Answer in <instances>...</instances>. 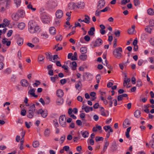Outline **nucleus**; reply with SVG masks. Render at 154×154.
<instances>
[{
    "label": "nucleus",
    "instance_id": "1",
    "mask_svg": "<svg viewBox=\"0 0 154 154\" xmlns=\"http://www.w3.org/2000/svg\"><path fill=\"white\" fill-rule=\"evenodd\" d=\"M28 29L31 33H36L40 31L39 26L32 20H30L29 22Z\"/></svg>",
    "mask_w": 154,
    "mask_h": 154
},
{
    "label": "nucleus",
    "instance_id": "2",
    "mask_svg": "<svg viewBox=\"0 0 154 154\" xmlns=\"http://www.w3.org/2000/svg\"><path fill=\"white\" fill-rule=\"evenodd\" d=\"M122 48L119 47L116 48L113 51V53L115 57L116 58L120 59L122 57V55L120 52H122Z\"/></svg>",
    "mask_w": 154,
    "mask_h": 154
},
{
    "label": "nucleus",
    "instance_id": "3",
    "mask_svg": "<svg viewBox=\"0 0 154 154\" xmlns=\"http://www.w3.org/2000/svg\"><path fill=\"white\" fill-rule=\"evenodd\" d=\"M35 110V104H32L29 108V110L27 112V117L29 119L32 118L34 115V112Z\"/></svg>",
    "mask_w": 154,
    "mask_h": 154
},
{
    "label": "nucleus",
    "instance_id": "4",
    "mask_svg": "<svg viewBox=\"0 0 154 154\" xmlns=\"http://www.w3.org/2000/svg\"><path fill=\"white\" fill-rule=\"evenodd\" d=\"M59 122L63 127L65 128L66 127V117L65 115H62L60 117Z\"/></svg>",
    "mask_w": 154,
    "mask_h": 154
},
{
    "label": "nucleus",
    "instance_id": "5",
    "mask_svg": "<svg viewBox=\"0 0 154 154\" xmlns=\"http://www.w3.org/2000/svg\"><path fill=\"white\" fill-rule=\"evenodd\" d=\"M105 2L104 0H99L98 2L97 8V10L101 9L105 6Z\"/></svg>",
    "mask_w": 154,
    "mask_h": 154
},
{
    "label": "nucleus",
    "instance_id": "6",
    "mask_svg": "<svg viewBox=\"0 0 154 154\" xmlns=\"http://www.w3.org/2000/svg\"><path fill=\"white\" fill-rule=\"evenodd\" d=\"M38 114H41L43 118H45L48 115V113L47 111L43 110L42 109H39L38 112Z\"/></svg>",
    "mask_w": 154,
    "mask_h": 154
},
{
    "label": "nucleus",
    "instance_id": "7",
    "mask_svg": "<svg viewBox=\"0 0 154 154\" xmlns=\"http://www.w3.org/2000/svg\"><path fill=\"white\" fill-rule=\"evenodd\" d=\"M103 42V41L101 38H98L95 41L93 46L94 47L99 46L101 45Z\"/></svg>",
    "mask_w": 154,
    "mask_h": 154
},
{
    "label": "nucleus",
    "instance_id": "8",
    "mask_svg": "<svg viewBox=\"0 0 154 154\" xmlns=\"http://www.w3.org/2000/svg\"><path fill=\"white\" fill-rule=\"evenodd\" d=\"M56 16L57 18H60L63 16V13L62 10H58L57 11L56 14Z\"/></svg>",
    "mask_w": 154,
    "mask_h": 154
},
{
    "label": "nucleus",
    "instance_id": "9",
    "mask_svg": "<svg viewBox=\"0 0 154 154\" xmlns=\"http://www.w3.org/2000/svg\"><path fill=\"white\" fill-rule=\"evenodd\" d=\"M82 109L85 110L86 112H89L90 111H92L93 110V107H90L88 106H85L83 104L82 107Z\"/></svg>",
    "mask_w": 154,
    "mask_h": 154
},
{
    "label": "nucleus",
    "instance_id": "10",
    "mask_svg": "<svg viewBox=\"0 0 154 154\" xmlns=\"http://www.w3.org/2000/svg\"><path fill=\"white\" fill-rule=\"evenodd\" d=\"M42 20L43 22L45 23H48L50 21L49 17L45 15H44L42 16Z\"/></svg>",
    "mask_w": 154,
    "mask_h": 154
},
{
    "label": "nucleus",
    "instance_id": "11",
    "mask_svg": "<svg viewBox=\"0 0 154 154\" xmlns=\"http://www.w3.org/2000/svg\"><path fill=\"white\" fill-rule=\"evenodd\" d=\"M31 88V87H30L31 89L28 91V94L33 97H37L38 95L35 94V90L33 88Z\"/></svg>",
    "mask_w": 154,
    "mask_h": 154
},
{
    "label": "nucleus",
    "instance_id": "12",
    "mask_svg": "<svg viewBox=\"0 0 154 154\" xmlns=\"http://www.w3.org/2000/svg\"><path fill=\"white\" fill-rule=\"evenodd\" d=\"M17 13V16L20 17H23L25 15V13L23 10H19Z\"/></svg>",
    "mask_w": 154,
    "mask_h": 154
},
{
    "label": "nucleus",
    "instance_id": "13",
    "mask_svg": "<svg viewBox=\"0 0 154 154\" xmlns=\"http://www.w3.org/2000/svg\"><path fill=\"white\" fill-rule=\"evenodd\" d=\"M20 83L21 85L24 87H26L28 86L29 84L28 81L25 79H22L20 81Z\"/></svg>",
    "mask_w": 154,
    "mask_h": 154
},
{
    "label": "nucleus",
    "instance_id": "14",
    "mask_svg": "<svg viewBox=\"0 0 154 154\" xmlns=\"http://www.w3.org/2000/svg\"><path fill=\"white\" fill-rule=\"evenodd\" d=\"M46 55V58L47 59H49V60L52 62H55L54 61H52L53 56L51 55V53L50 52H46L45 53Z\"/></svg>",
    "mask_w": 154,
    "mask_h": 154
},
{
    "label": "nucleus",
    "instance_id": "15",
    "mask_svg": "<svg viewBox=\"0 0 154 154\" xmlns=\"http://www.w3.org/2000/svg\"><path fill=\"white\" fill-rule=\"evenodd\" d=\"M111 148L112 149V152H113L116 151L117 150L118 148L116 142H113L112 143Z\"/></svg>",
    "mask_w": 154,
    "mask_h": 154
},
{
    "label": "nucleus",
    "instance_id": "16",
    "mask_svg": "<svg viewBox=\"0 0 154 154\" xmlns=\"http://www.w3.org/2000/svg\"><path fill=\"white\" fill-rule=\"evenodd\" d=\"M56 94L57 96L58 97H62L64 94V93L63 91L61 89H59L57 90Z\"/></svg>",
    "mask_w": 154,
    "mask_h": 154
},
{
    "label": "nucleus",
    "instance_id": "17",
    "mask_svg": "<svg viewBox=\"0 0 154 154\" xmlns=\"http://www.w3.org/2000/svg\"><path fill=\"white\" fill-rule=\"evenodd\" d=\"M129 120L128 119H126L123 123V126L124 128H126L130 125Z\"/></svg>",
    "mask_w": 154,
    "mask_h": 154
},
{
    "label": "nucleus",
    "instance_id": "18",
    "mask_svg": "<svg viewBox=\"0 0 154 154\" xmlns=\"http://www.w3.org/2000/svg\"><path fill=\"white\" fill-rule=\"evenodd\" d=\"M85 17V20H84V22L87 24L89 23L90 22V18L86 14L84 16Z\"/></svg>",
    "mask_w": 154,
    "mask_h": 154
},
{
    "label": "nucleus",
    "instance_id": "19",
    "mask_svg": "<svg viewBox=\"0 0 154 154\" xmlns=\"http://www.w3.org/2000/svg\"><path fill=\"white\" fill-rule=\"evenodd\" d=\"M85 4L83 2H78L76 5V7L79 8H82L84 6Z\"/></svg>",
    "mask_w": 154,
    "mask_h": 154
},
{
    "label": "nucleus",
    "instance_id": "20",
    "mask_svg": "<svg viewBox=\"0 0 154 154\" xmlns=\"http://www.w3.org/2000/svg\"><path fill=\"white\" fill-rule=\"evenodd\" d=\"M95 28L94 27H91L88 32V34L91 36H92L94 34V31H95Z\"/></svg>",
    "mask_w": 154,
    "mask_h": 154
},
{
    "label": "nucleus",
    "instance_id": "21",
    "mask_svg": "<svg viewBox=\"0 0 154 154\" xmlns=\"http://www.w3.org/2000/svg\"><path fill=\"white\" fill-rule=\"evenodd\" d=\"M49 32L51 34L55 35L56 33V30L54 27H51L50 28Z\"/></svg>",
    "mask_w": 154,
    "mask_h": 154
},
{
    "label": "nucleus",
    "instance_id": "22",
    "mask_svg": "<svg viewBox=\"0 0 154 154\" xmlns=\"http://www.w3.org/2000/svg\"><path fill=\"white\" fill-rule=\"evenodd\" d=\"M141 112L138 110H136L134 112V116L137 118H139L140 116Z\"/></svg>",
    "mask_w": 154,
    "mask_h": 154
},
{
    "label": "nucleus",
    "instance_id": "23",
    "mask_svg": "<svg viewBox=\"0 0 154 154\" xmlns=\"http://www.w3.org/2000/svg\"><path fill=\"white\" fill-rule=\"evenodd\" d=\"M80 52L82 54H85L87 52V48L85 47H82L80 49Z\"/></svg>",
    "mask_w": 154,
    "mask_h": 154
},
{
    "label": "nucleus",
    "instance_id": "24",
    "mask_svg": "<svg viewBox=\"0 0 154 154\" xmlns=\"http://www.w3.org/2000/svg\"><path fill=\"white\" fill-rule=\"evenodd\" d=\"M152 28H150L149 26H146V28L145 29V31L148 33L151 34L152 33Z\"/></svg>",
    "mask_w": 154,
    "mask_h": 154
},
{
    "label": "nucleus",
    "instance_id": "25",
    "mask_svg": "<svg viewBox=\"0 0 154 154\" xmlns=\"http://www.w3.org/2000/svg\"><path fill=\"white\" fill-rule=\"evenodd\" d=\"M23 40L21 38H18L17 42L19 46L21 45L23 43Z\"/></svg>",
    "mask_w": 154,
    "mask_h": 154
},
{
    "label": "nucleus",
    "instance_id": "26",
    "mask_svg": "<svg viewBox=\"0 0 154 154\" xmlns=\"http://www.w3.org/2000/svg\"><path fill=\"white\" fill-rule=\"evenodd\" d=\"M147 13L149 15H153L154 14V10L152 8H149L148 9Z\"/></svg>",
    "mask_w": 154,
    "mask_h": 154
},
{
    "label": "nucleus",
    "instance_id": "27",
    "mask_svg": "<svg viewBox=\"0 0 154 154\" xmlns=\"http://www.w3.org/2000/svg\"><path fill=\"white\" fill-rule=\"evenodd\" d=\"M25 24L23 22L19 23L18 26V28L20 29H23L25 27Z\"/></svg>",
    "mask_w": 154,
    "mask_h": 154
},
{
    "label": "nucleus",
    "instance_id": "28",
    "mask_svg": "<svg viewBox=\"0 0 154 154\" xmlns=\"http://www.w3.org/2000/svg\"><path fill=\"white\" fill-rule=\"evenodd\" d=\"M12 17L13 19L15 21L18 20L20 18L19 17L17 16V13H16V14H13L12 15Z\"/></svg>",
    "mask_w": 154,
    "mask_h": 154
},
{
    "label": "nucleus",
    "instance_id": "29",
    "mask_svg": "<svg viewBox=\"0 0 154 154\" xmlns=\"http://www.w3.org/2000/svg\"><path fill=\"white\" fill-rule=\"evenodd\" d=\"M79 57L80 60L84 61L86 60L87 58V56L86 54H82Z\"/></svg>",
    "mask_w": 154,
    "mask_h": 154
},
{
    "label": "nucleus",
    "instance_id": "30",
    "mask_svg": "<svg viewBox=\"0 0 154 154\" xmlns=\"http://www.w3.org/2000/svg\"><path fill=\"white\" fill-rule=\"evenodd\" d=\"M148 35L145 33H143L141 34V38L143 40H146L148 38Z\"/></svg>",
    "mask_w": 154,
    "mask_h": 154
},
{
    "label": "nucleus",
    "instance_id": "31",
    "mask_svg": "<svg viewBox=\"0 0 154 154\" xmlns=\"http://www.w3.org/2000/svg\"><path fill=\"white\" fill-rule=\"evenodd\" d=\"M50 130L48 128H46L44 132V135L45 136L48 137L50 134Z\"/></svg>",
    "mask_w": 154,
    "mask_h": 154
},
{
    "label": "nucleus",
    "instance_id": "32",
    "mask_svg": "<svg viewBox=\"0 0 154 154\" xmlns=\"http://www.w3.org/2000/svg\"><path fill=\"white\" fill-rule=\"evenodd\" d=\"M77 66V63L75 61H73L72 62V65L71 66V67L72 69L73 70H75Z\"/></svg>",
    "mask_w": 154,
    "mask_h": 154
},
{
    "label": "nucleus",
    "instance_id": "33",
    "mask_svg": "<svg viewBox=\"0 0 154 154\" xmlns=\"http://www.w3.org/2000/svg\"><path fill=\"white\" fill-rule=\"evenodd\" d=\"M39 143L38 141H35L33 142L32 146L34 148H36L39 146Z\"/></svg>",
    "mask_w": 154,
    "mask_h": 154
},
{
    "label": "nucleus",
    "instance_id": "34",
    "mask_svg": "<svg viewBox=\"0 0 154 154\" xmlns=\"http://www.w3.org/2000/svg\"><path fill=\"white\" fill-rule=\"evenodd\" d=\"M5 7L6 8H8L11 4V1L10 0H5Z\"/></svg>",
    "mask_w": 154,
    "mask_h": 154
},
{
    "label": "nucleus",
    "instance_id": "35",
    "mask_svg": "<svg viewBox=\"0 0 154 154\" xmlns=\"http://www.w3.org/2000/svg\"><path fill=\"white\" fill-rule=\"evenodd\" d=\"M63 102V99L61 98L57 99L56 100V103L58 105H60L62 104Z\"/></svg>",
    "mask_w": 154,
    "mask_h": 154
},
{
    "label": "nucleus",
    "instance_id": "36",
    "mask_svg": "<svg viewBox=\"0 0 154 154\" xmlns=\"http://www.w3.org/2000/svg\"><path fill=\"white\" fill-rule=\"evenodd\" d=\"M106 142L105 143V145L104 146L103 149L106 150L107 148V146H109V143L107 141V140L106 138L105 139Z\"/></svg>",
    "mask_w": 154,
    "mask_h": 154
},
{
    "label": "nucleus",
    "instance_id": "37",
    "mask_svg": "<svg viewBox=\"0 0 154 154\" xmlns=\"http://www.w3.org/2000/svg\"><path fill=\"white\" fill-rule=\"evenodd\" d=\"M44 59L45 57L43 55H40L38 57V61L39 62L42 61Z\"/></svg>",
    "mask_w": 154,
    "mask_h": 154
},
{
    "label": "nucleus",
    "instance_id": "38",
    "mask_svg": "<svg viewBox=\"0 0 154 154\" xmlns=\"http://www.w3.org/2000/svg\"><path fill=\"white\" fill-rule=\"evenodd\" d=\"M82 132V131H81ZM89 133L87 131H85L83 132H82V136L85 138L88 137V135Z\"/></svg>",
    "mask_w": 154,
    "mask_h": 154
},
{
    "label": "nucleus",
    "instance_id": "39",
    "mask_svg": "<svg viewBox=\"0 0 154 154\" xmlns=\"http://www.w3.org/2000/svg\"><path fill=\"white\" fill-rule=\"evenodd\" d=\"M77 55L76 52H75L74 54V55L72 56L71 60H77Z\"/></svg>",
    "mask_w": 154,
    "mask_h": 154
},
{
    "label": "nucleus",
    "instance_id": "40",
    "mask_svg": "<svg viewBox=\"0 0 154 154\" xmlns=\"http://www.w3.org/2000/svg\"><path fill=\"white\" fill-rule=\"evenodd\" d=\"M58 77L57 75H55L54 77H51V80L53 82H55L56 81V79H58Z\"/></svg>",
    "mask_w": 154,
    "mask_h": 154
},
{
    "label": "nucleus",
    "instance_id": "41",
    "mask_svg": "<svg viewBox=\"0 0 154 154\" xmlns=\"http://www.w3.org/2000/svg\"><path fill=\"white\" fill-rule=\"evenodd\" d=\"M31 3H29V5L27 6V7L28 9H31L33 11H35L36 10V8H33L32 5L31 4Z\"/></svg>",
    "mask_w": 154,
    "mask_h": 154
},
{
    "label": "nucleus",
    "instance_id": "42",
    "mask_svg": "<svg viewBox=\"0 0 154 154\" xmlns=\"http://www.w3.org/2000/svg\"><path fill=\"white\" fill-rule=\"evenodd\" d=\"M41 36L43 37V38H47L48 36V35L47 34L46 32H43L41 34Z\"/></svg>",
    "mask_w": 154,
    "mask_h": 154
},
{
    "label": "nucleus",
    "instance_id": "43",
    "mask_svg": "<svg viewBox=\"0 0 154 154\" xmlns=\"http://www.w3.org/2000/svg\"><path fill=\"white\" fill-rule=\"evenodd\" d=\"M134 5L136 6H138L140 4V2L139 0H134Z\"/></svg>",
    "mask_w": 154,
    "mask_h": 154
},
{
    "label": "nucleus",
    "instance_id": "44",
    "mask_svg": "<svg viewBox=\"0 0 154 154\" xmlns=\"http://www.w3.org/2000/svg\"><path fill=\"white\" fill-rule=\"evenodd\" d=\"M142 85V83L140 80L139 79L137 81V86L138 87H140Z\"/></svg>",
    "mask_w": 154,
    "mask_h": 154
},
{
    "label": "nucleus",
    "instance_id": "45",
    "mask_svg": "<svg viewBox=\"0 0 154 154\" xmlns=\"http://www.w3.org/2000/svg\"><path fill=\"white\" fill-rule=\"evenodd\" d=\"M45 101L46 104H48L50 102V98L48 97H46L45 100Z\"/></svg>",
    "mask_w": 154,
    "mask_h": 154
},
{
    "label": "nucleus",
    "instance_id": "46",
    "mask_svg": "<svg viewBox=\"0 0 154 154\" xmlns=\"http://www.w3.org/2000/svg\"><path fill=\"white\" fill-rule=\"evenodd\" d=\"M39 39L37 38H34L32 39V42L35 44L39 42Z\"/></svg>",
    "mask_w": 154,
    "mask_h": 154
},
{
    "label": "nucleus",
    "instance_id": "47",
    "mask_svg": "<svg viewBox=\"0 0 154 154\" xmlns=\"http://www.w3.org/2000/svg\"><path fill=\"white\" fill-rule=\"evenodd\" d=\"M103 140V138L102 137H100L98 136L96 137L95 140L96 141Z\"/></svg>",
    "mask_w": 154,
    "mask_h": 154
},
{
    "label": "nucleus",
    "instance_id": "48",
    "mask_svg": "<svg viewBox=\"0 0 154 154\" xmlns=\"http://www.w3.org/2000/svg\"><path fill=\"white\" fill-rule=\"evenodd\" d=\"M56 39L57 41L61 40L62 39V37L61 35H59L56 36Z\"/></svg>",
    "mask_w": 154,
    "mask_h": 154
},
{
    "label": "nucleus",
    "instance_id": "49",
    "mask_svg": "<svg viewBox=\"0 0 154 154\" xmlns=\"http://www.w3.org/2000/svg\"><path fill=\"white\" fill-rule=\"evenodd\" d=\"M84 39L85 41L88 42H89L90 40V36L88 35L84 36Z\"/></svg>",
    "mask_w": 154,
    "mask_h": 154
},
{
    "label": "nucleus",
    "instance_id": "50",
    "mask_svg": "<svg viewBox=\"0 0 154 154\" xmlns=\"http://www.w3.org/2000/svg\"><path fill=\"white\" fill-rule=\"evenodd\" d=\"M150 27H153L154 26V20H151L149 21V26Z\"/></svg>",
    "mask_w": 154,
    "mask_h": 154
},
{
    "label": "nucleus",
    "instance_id": "51",
    "mask_svg": "<svg viewBox=\"0 0 154 154\" xmlns=\"http://www.w3.org/2000/svg\"><path fill=\"white\" fill-rule=\"evenodd\" d=\"M130 2V0H122L121 1V4L122 5H125L128 2Z\"/></svg>",
    "mask_w": 154,
    "mask_h": 154
},
{
    "label": "nucleus",
    "instance_id": "52",
    "mask_svg": "<svg viewBox=\"0 0 154 154\" xmlns=\"http://www.w3.org/2000/svg\"><path fill=\"white\" fill-rule=\"evenodd\" d=\"M14 2L17 6H20L21 2V0H14Z\"/></svg>",
    "mask_w": 154,
    "mask_h": 154
},
{
    "label": "nucleus",
    "instance_id": "53",
    "mask_svg": "<svg viewBox=\"0 0 154 154\" xmlns=\"http://www.w3.org/2000/svg\"><path fill=\"white\" fill-rule=\"evenodd\" d=\"M105 64H103L104 65H106V66L107 67V68L109 69L110 70H112V66L111 65H110L109 64H108V62H106L105 63Z\"/></svg>",
    "mask_w": 154,
    "mask_h": 154
},
{
    "label": "nucleus",
    "instance_id": "54",
    "mask_svg": "<svg viewBox=\"0 0 154 154\" xmlns=\"http://www.w3.org/2000/svg\"><path fill=\"white\" fill-rule=\"evenodd\" d=\"M114 34L116 37H119L120 36V32L119 31L117 30L115 32Z\"/></svg>",
    "mask_w": 154,
    "mask_h": 154
},
{
    "label": "nucleus",
    "instance_id": "55",
    "mask_svg": "<svg viewBox=\"0 0 154 154\" xmlns=\"http://www.w3.org/2000/svg\"><path fill=\"white\" fill-rule=\"evenodd\" d=\"M150 44L153 46H154V38H151L149 41Z\"/></svg>",
    "mask_w": 154,
    "mask_h": 154
},
{
    "label": "nucleus",
    "instance_id": "56",
    "mask_svg": "<svg viewBox=\"0 0 154 154\" xmlns=\"http://www.w3.org/2000/svg\"><path fill=\"white\" fill-rule=\"evenodd\" d=\"M26 110L25 109H23L22 110L21 112V115L23 116H25L26 115Z\"/></svg>",
    "mask_w": 154,
    "mask_h": 154
},
{
    "label": "nucleus",
    "instance_id": "57",
    "mask_svg": "<svg viewBox=\"0 0 154 154\" xmlns=\"http://www.w3.org/2000/svg\"><path fill=\"white\" fill-rule=\"evenodd\" d=\"M77 82L78 83L76 84L75 85V87L77 89H78V88L80 86V84H81V81H79Z\"/></svg>",
    "mask_w": 154,
    "mask_h": 154
},
{
    "label": "nucleus",
    "instance_id": "58",
    "mask_svg": "<svg viewBox=\"0 0 154 154\" xmlns=\"http://www.w3.org/2000/svg\"><path fill=\"white\" fill-rule=\"evenodd\" d=\"M76 124L79 126H81L82 125V122L81 120H78L76 121Z\"/></svg>",
    "mask_w": 154,
    "mask_h": 154
},
{
    "label": "nucleus",
    "instance_id": "59",
    "mask_svg": "<svg viewBox=\"0 0 154 154\" xmlns=\"http://www.w3.org/2000/svg\"><path fill=\"white\" fill-rule=\"evenodd\" d=\"M39 101L42 104V105L43 106H44L45 104V101L43 100V99L42 98H41L39 100Z\"/></svg>",
    "mask_w": 154,
    "mask_h": 154
},
{
    "label": "nucleus",
    "instance_id": "60",
    "mask_svg": "<svg viewBox=\"0 0 154 154\" xmlns=\"http://www.w3.org/2000/svg\"><path fill=\"white\" fill-rule=\"evenodd\" d=\"M65 136H62V137H61L60 140V144H62L63 143L64 140H65Z\"/></svg>",
    "mask_w": 154,
    "mask_h": 154
},
{
    "label": "nucleus",
    "instance_id": "61",
    "mask_svg": "<svg viewBox=\"0 0 154 154\" xmlns=\"http://www.w3.org/2000/svg\"><path fill=\"white\" fill-rule=\"evenodd\" d=\"M69 5H72V8L73 9H75V7H76V5L75 4L74 2H71L69 3Z\"/></svg>",
    "mask_w": 154,
    "mask_h": 154
},
{
    "label": "nucleus",
    "instance_id": "62",
    "mask_svg": "<svg viewBox=\"0 0 154 154\" xmlns=\"http://www.w3.org/2000/svg\"><path fill=\"white\" fill-rule=\"evenodd\" d=\"M60 82L62 85H64L66 82V79H62L60 80Z\"/></svg>",
    "mask_w": 154,
    "mask_h": 154
},
{
    "label": "nucleus",
    "instance_id": "63",
    "mask_svg": "<svg viewBox=\"0 0 154 154\" xmlns=\"http://www.w3.org/2000/svg\"><path fill=\"white\" fill-rule=\"evenodd\" d=\"M134 31L133 29L130 28L128 29V32L129 34H132L134 33Z\"/></svg>",
    "mask_w": 154,
    "mask_h": 154
},
{
    "label": "nucleus",
    "instance_id": "64",
    "mask_svg": "<svg viewBox=\"0 0 154 154\" xmlns=\"http://www.w3.org/2000/svg\"><path fill=\"white\" fill-rule=\"evenodd\" d=\"M150 143L152 148H154V140H150Z\"/></svg>",
    "mask_w": 154,
    "mask_h": 154
}]
</instances>
